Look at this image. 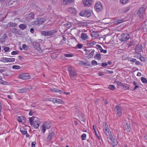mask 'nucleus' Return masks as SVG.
I'll use <instances>...</instances> for the list:
<instances>
[{"label":"nucleus","instance_id":"obj_49","mask_svg":"<svg viewBox=\"0 0 147 147\" xmlns=\"http://www.w3.org/2000/svg\"><path fill=\"white\" fill-rule=\"evenodd\" d=\"M7 82L3 81L1 79H0V84H1L3 85H6L7 83Z\"/></svg>","mask_w":147,"mask_h":147},{"label":"nucleus","instance_id":"obj_25","mask_svg":"<svg viewBox=\"0 0 147 147\" xmlns=\"http://www.w3.org/2000/svg\"><path fill=\"white\" fill-rule=\"evenodd\" d=\"M57 32L55 30H50L47 31V36H50L53 34L54 33Z\"/></svg>","mask_w":147,"mask_h":147},{"label":"nucleus","instance_id":"obj_29","mask_svg":"<svg viewBox=\"0 0 147 147\" xmlns=\"http://www.w3.org/2000/svg\"><path fill=\"white\" fill-rule=\"evenodd\" d=\"M125 128L127 132H130L131 130V128L129 123H127L126 124Z\"/></svg>","mask_w":147,"mask_h":147},{"label":"nucleus","instance_id":"obj_54","mask_svg":"<svg viewBox=\"0 0 147 147\" xmlns=\"http://www.w3.org/2000/svg\"><path fill=\"white\" fill-rule=\"evenodd\" d=\"M117 115L118 117L121 116V111L117 112Z\"/></svg>","mask_w":147,"mask_h":147},{"label":"nucleus","instance_id":"obj_11","mask_svg":"<svg viewBox=\"0 0 147 147\" xmlns=\"http://www.w3.org/2000/svg\"><path fill=\"white\" fill-rule=\"evenodd\" d=\"M55 136V134L54 132H50L47 136V140L48 142H49Z\"/></svg>","mask_w":147,"mask_h":147},{"label":"nucleus","instance_id":"obj_55","mask_svg":"<svg viewBox=\"0 0 147 147\" xmlns=\"http://www.w3.org/2000/svg\"><path fill=\"white\" fill-rule=\"evenodd\" d=\"M41 34L45 36H47V31H42L41 32Z\"/></svg>","mask_w":147,"mask_h":147},{"label":"nucleus","instance_id":"obj_8","mask_svg":"<svg viewBox=\"0 0 147 147\" xmlns=\"http://www.w3.org/2000/svg\"><path fill=\"white\" fill-rule=\"evenodd\" d=\"M11 31L13 33L16 34H18L21 35L22 34V32L18 29L14 28H13L10 29Z\"/></svg>","mask_w":147,"mask_h":147},{"label":"nucleus","instance_id":"obj_51","mask_svg":"<svg viewBox=\"0 0 147 147\" xmlns=\"http://www.w3.org/2000/svg\"><path fill=\"white\" fill-rule=\"evenodd\" d=\"M91 63L93 65H97L98 64L97 62L95 60L92 61Z\"/></svg>","mask_w":147,"mask_h":147},{"label":"nucleus","instance_id":"obj_34","mask_svg":"<svg viewBox=\"0 0 147 147\" xmlns=\"http://www.w3.org/2000/svg\"><path fill=\"white\" fill-rule=\"evenodd\" d=\"M45 20L44 18H40L38 20L39 24H42L45 22Z\"/></svg>","mask_w":147,"mask_h":147},{"label":"nucleus","instance_id":"obj_1","mask_svg":"<svg viewBox=\"0 0 147 147\" xmlns=\"http://www.w3.org/2000/svg\"><path fill=\"white\" fill-rule=\"evenodd\" d=\"M68 70L69 71L70 78L73 80H75L77 77V74L76 71L74 67L72 66L68 65Z\"/></svg>","mask_w":147,"mask_h":147},{"label":"nucleus","instance_id":"obj_16","mask_svg":"<svg viewBox=\"0 0 147 147\" xmlns=\"http://www.w3.org/2000/svg\"><path fill=\"white\" fill-rule=\"evenodd\" d=\"M34 13L31 12L27 15L26 17L27 19L29 20H32L34 18Z\"/></svg>","mask_w":147,"mask_h":147},{"label":"nucleus","instance_id":"obj_57","mask_svg":"<svg viewBox=\"0 0 147 147\" xmlns=\"http://www.w3.org/2000/svg\"><path fill=\"white\" fill-rule=\"evenodd\" d=\"M52 1V3L54 5H55L57 3V0H51Z\"/></svg>","mask_w":147,"mask_h":147},{"label":"nucleus","instance_id":"obj_33","mask_svg":"<svg viewBox=\"0 0 147 147\" xmlns=\"http://www.w3.org/2000/svg\"><path fill=\"white\" fill-rule=\"evenodd\" d=\"M74 0H65V5H67L71 4Z\"/></svg>","mask_w":147,"mask_h":147},{"label":"nucleus","instance_id":"obj_41","mask_svg":"<svg viewBox=\"0 0 147 147\" xmlns=\"http://www.w3.org/2000/svg\"><path fill=\"white\" fill-rule=\"evenodd\" d=\"M108 88L111 90H113L115 89V87L114 85H110L109 86Z\"/></svg>","mask_w":147,"mask_h":147},{"label":"nucleus","instance_id":"obj_12","mask_svg":"<svg viewBox=\"0 0 147 147\" xmlns=\"http://www.w3.org/2000/svg\"><path fill=\"white\" fill-rule=\"evenodd\" d=\"M92 3V0H84L83 4L86 7H89L90 6Z\"/></svg>","mask_w":147,"mask_h":147},{"label":"nucleus","instance_id":"obj_38","mask_svg":"<svg viewBox=\"0 0 147 147\" xmlns=\"http://www.w3.org/2000/svg\"><path fill=\"white\" fill-rule=\"evenodd\" d=\"M74 56V55L72 53H69V54H65V57H72Z\"/></svg>","mask_w":147,"mask_h":147},{"label":"nucleus","instance_id":"obj_4","mask_svg":"<svg viewBox=\"0 0 147 147\" xmlns=\"http://www.w3.org/2000/svg\"><path fill=\"white\" fill-rule=\"evenodd\" d=\"M34 119V117H33L29 118V122L30 124L31 125H33L34 128L37 129L39 127L40 125V123H36V122H33Z\"/></svg>","mask_w":147,"mask_h":147},{"label":"nucleus","instance_id":"obj_36","mask_svg":"<svg viewBox=\"0 0 147 147\" xmlns=\"http://www.w3.org/2000/svg\"><path fill=\"white\" fill-rule=\"evenodd\" d=\"M80 119L81 121H85L86 120V119L84 117V115L82 114H81L80 116Z\"/></svg>","mask_w":147,"mask_h":147},{"label":"nucleus","instance_id":"obj_26","mask_svg":"<svg viewBox=\"0 0 147 147\" xmlns=\"http://www.w3.org/2000/svg\"><path fill=\"white\" fill-rule=\"evenodd\" d=\"M105 132L109 138L112 136L111 132L110 131L109 129H105Z\"/></svg>","mask_w":147,"mask_h":147},{"label":"nucleus","instance_id":"obj_32","mask_svg":"<svg viewBox=\"0 0 147 147\" xmlns=\"http://www.w3.org/2000/svg\"><path fill=\"white\" fill-rule=\"evenodd\" d=\"M97 54L94 55V57L95 59H97L98 60H100L101 59V55L99 54H98L96 53Z\"/></svg>","mask_w":147,"mask_h":147},{"label":"nucleus","instance_id":"obj_5","mask_svg":"<svg viewBox=\"0 0 147 147\" xmlns=\"http://www.w3.org/2000/svg\"><path fill=\"white\" fill-rule=\"evenodd\" d=\"M80 15L82 16H85L86 17H89L91 15V13L88 10H84L82 11L80 13Z\"/></svg>","mask_w":147,"mask_h":147},{"label":"nucleus","instance_id":"obj_23","mask_svg":"<svg viewBox=\"0 0 147 147\" xmlns=\"http://www.w3.org/2000/svg\"><path fill=\"white\" fill-rule=\"evenodd\" d=\"M49 90L51 92H55L59 93H60L61 92V90L56 88H50Z\"/></svg>","mask_w":147,"mask_h":147},{"label":"nucleus","instance_id":"obj_10","mask_svg":"<svg viewBox=\"0 0 147 147\" xmlns=\"http://www.w3.org/2000/svg\"><path fill=\"white\" fill-rule=\"evenodd\" d=\"M110 139V142L111 143L112 146L114 147L117 144L118 142L117 140L114 139L111 136L109 138Z\"/></svg>","mask_w":147,"mask_h":147},{"label":"nucleus","instance_id":"obj_9","mask_svg":"<svg viewBox=\"0 0 147 147\" xmlns=\"http://www.w3.org/2000/svg\"><path fill=\"white\" fill-rule=\"evenodd\" d=\"M2 61L3 62H13L15 61L14 58H7L3 57L1 58Z\"/></svg>","mask_w":147,"mask_h":147},{"label":"nucleus","instance_id":"obj_6","mask_svg":"<svg viewBox=\"0 0 147 147\" xmlns=\"http://www.w3.org/2000/svg\"><path fill=\"white\" fill-rule=\"evenodd\" d=\"M18 77V78L22 79V80H26L29 79L30 76L28 73H25L20 74Z\"/></svg>","mask_w":147,"mask_h":147},{"label":"nucleus","instance_id":"obj_53","mask_svg":"<svg viewBox=\"0 0 147 147\" xmlns=\"http://www.w3.org/2000/svg\"><path fill=\"white\" fill-rule=\"evenodd\" d=\"M13 3H12V1H11L10 2V3L11 4V5L12 6H14L16 5V1H13Z\"/></svg>","mask_w":147,"mask_h":147},{"label":"nucleus","instance_id":"obj_28","mask_svg":"<svg viewBox=\"0 0 147 147\" xmlns=\"http://www.w3.org/2000/svg\"><path fill=\"white\" fill-rule=\"evenodd\" d=\"M81 37L84 40H86L88 38V36L86 33H82L81 34Z\"/></svg>","mask_w":147,"mask_h":147},{"label":"nucleus","instance_id":"obj_63","mask_svg":"<svg viewBox=\"0 0 147 147\" xmlns=\"http://www.w3.org/2000/svg\"><path fill=\"white\" fill-rule=\"evenodd\" d=\"M101 53H106L107 52L106 50H103L102 49L100 51Z\"/></svg>","mask_w":147,"mask_h":147},{"label":"nucleus","instance_id":"obj_56","mask_svg":"<svg viewBox=\"0 0 147 147\" xmlns=\"http://www.w3.org/2000/svg\"><path fill=\"white\" fill-rule=\"evenodd\" d=\"M18 53V51H13L11 53V54L12 55H16Z\"/></svg>","mask_w":147,"mask_h":147},{"label":"nucleus","instance_id":"obj_48","mask_svg":"<svg viewBox=\"0 0 147 147\" xmlns=\"http://www.w3.org/2000/svg\"><path fill=\"white\" fill-rule=\"evenodd\" d=\"M130 9V7H126L125 8L124 10H123V12H126L127 11H128Z\"/></svg>","mask_w":147,"mask_h":147},{"label":"nucleus","instance_id":"obj_64","mask_svg":"<svg viewBox=\"0 0 147 147\" xmlns=\"http://www.w3.org/2000/svg\"><path fill=\"white\" fill-rule=\"evenodd\" d=\"M124 19H122V20H118V21H119L118 22L119 24L121 23L123 21Z\"/></svg>","mask_w":147,"mask_h":147},{"label":"nucleus","instance_id":"obj_46","mask_svg":"<svg viewBox=\"0 0 147 147\" xmlns=\"http://www.w3.org/2000/svg\"><path fill=\"white\" fill-rule=\"evenodd\" d=\"M96 42H93L92 43H90L87 44V46H92L95 45Z\"/></svg>","mask_w":147,"mask_h":147},{"label":"nucleus","instance_id":"obj_15","mask_svg":"<svg viewBox=\"0 0 147 147\" xmlns=\"http://www.w3.org/2000/svg\"><path fill=\"white\" fill-rule=\"evenodd\" d=\"M7 34L5 33L2 36V38H0V43H3L5 41V38L7 37Z\"/></svg>","mask_w":147,"mask_h":147},{"label":"nucleus","instance_id":"obj_58","mask_svg":"<svg viewBox=\"0 0 147 147\" xmlns=\"http://www.w3.org/2000/svg\"><path fill=\"white\" fill-rule=\"evenodd\" d=\"M140 59L141 61H145L144 58L142 56L140 57Z\"/></svg>","mask_w":147,"mask_h":147},{"label":"nucleus","instance_id":"obj_19","mask_svg":"<svg viewBox=\"0 0 147 147\" xmlns=\"http://www.w3.org/2000/svg\"><path fill=\"white\" fill-rule=\"evenodd\" d=\"M34 48L39 52H41L42 51L40 47V45L39 43H35V45L34 46Z\"/></svg>","mask_w":147,"mask_h":147},{"label":"nucleus","instance_id":"obj_17","mask_svg":"<svg viewBox=\"0 0 147 147\" xmlns=\"http://www.w3.org/2000/svg\"><path fill=\"white\" fill-rule=\"evenodd\" d=\"M67 11L69 12L70 13H76V9L73 7H69L66 9Z\"/></svg>","mask_w":147,"mask_h":147},{"label":"nucleus","instance_id":"obj_60","mask_svg":"<svg viewBox=\"0 0 147 147\" xmlns=\"http://www.w3.org/2000/svg\"><path fill=\"white\" fill-rule=\"evenodd\" d=\"M117 84L121 86H123V84L120 82L118 81L117 82Z\"/></svg>","mask_w":147,"mask_h":147},{"label":"nucleus","instance_id":"obj_45","mask_svg":"<svg viewBox=\"0 0 147 147\" xmlns=\"http://www.w3.org/2000/svg\"><path fill=\"white\" fill-rule=\"evenodd\" d=\"M21 67L20 66L18 65H14L12 67V68L13 69H20Z\"/></svg>","mask_w":147,"mask_h":147},{"label":"nucleus","instance_id":"obj_20","mask_svg":"<svg viewBox=\"0 0 147 147\" xmlns=\"http://www.w3.org/2000/svg\"><path fill=\"white\" fill-rule=\"evenodd\" d=\"M95 51L93 50L89 54H88V53L86 54V55H87L86 56L88 58H90L92 57L93 56L94 53Z\"/></svg>","mask_w":147,"mask_h":147},{"label":"nucleus","instance_id":"obj_35","mask_svg":"<svg viewBox=\"0 0 147 147\" xmlns=\"http://www.w3.org/2000/svg\"><path fill=\"white\" fill-rule=\"evenodd\" d=\"M71 24L70 22H66V23L65 22V27H67V28H69L71 27Z\"/></svg>","mask_w":147,"mask_h":147},{"label":"nucleus","instance_id":"obj_52","mask_svg":"<svg viewBox=\"0 0 147 147\" xmlns=\"http://www.w3.org/2000/svg\"><path fill=\"white\" fill-rule=\"evenodd\" d=\"M3 49L5 52H7L9 50V48L8 47H3Z\"/></svg>","mask_w":147,"mask_h":147},{"label":"nucleus","instance_id":"obj_27","mask_svg":"<svg viewBox=\"0 0 147 147\" xmlns=\"http://www.w3.org/2000/svg\"><path fill=\"white\" fill-rule=\"evenodd\" d=\"M91 35L92 37H96L99 36V34L97 32L93 31L91 33Z\"/></svg>","mask_w":147,"mask_h":147},{"label":"nucleus","instance_id":"obj_18","mask_svg":"<svg viewBox=\"0 0 147 147\" xmlns=\"http://www.w3.org/2000/svg\"><path fill=\"white\" fill-rule=\"evenodd\" d=\"M18 121L20 122L25 123L26 121V119L23 116H20L18 117Z\"/></svg>","mask_w":147,"mask_h":147},{"label":"nucleus","instance_id":"obj_21","mask_svg":"<svg viewBox=\"0 0 147 147\" xmlns=\"http://www.w3.org/2000/svg\"><path fill=\"white\" fill-rule=\"evenodd\" d=\"M29 90L28 88H24L18 90V92L19 93H23L28 91Z\"/></svg>","mask_w":147,"mask_h":147},{"label":"nucleus","instance_id":"obj_37","mask_svg":"<svg viewBox=\"0 0 147 147\" xmlns=\"http://www.w3.org/2000/svg\"><path fill=\"white\" fill-rule=\"evenodd\" d=\"M103 125L104 127V129H109L108 125L105 122H103Z\"/></svg>","mask_w":147,"mask_h":147},{"label":"nucleus","instance_id":"obj_30","mask_svg":"<svg viewBox=\"0 0 147 147\" xmlns=\"http://www.w3.org/2000/svg\"><path fill=\"white\" fill-rule=\"evenodd\" d=\"M26 27V25L24 24H21L19 26V27L22 30H24Z\"/></svg>","mask_w":147,"mask_h":147},{"label":"nucleus","instance_id":"obj_7","mask_svg":"<svg viewBox=\"0 0 147 147\" xmlns=\"http://www.w3.org/2000/svg\"><path fill=\"white\" fill-rule=\"evenodd\" d=\"M95 8L96 11L99 12L102 9L101 3L100 2L96 3L95 5Z\"/></svg>","mask_w":147,"mask_h":147},{"label":"nucleus","instance_id":"obj_22","mask_svg":"<svg viewBox=\"0 0 147 147\" xmlns=\"http://www.w3.org/2000/svg\"><path fill=\"white\" fill-rule=\"evenodd\" d=\"M17 24L16 23H13L12 22H9L6 25V28H8V27H15L17 26Z\"/></svg>","mask_w":147,"mask_h":147},{"label":"nucleus","instance_id":"obj_42","mask_svg":"<svg viewBox=\"0 0 147 147\" xmlns=\"http://www.w3.org/2000/svg\"><path fill=\"white\" fill-rule=\"evenodd\" d=\"M141 80L142 82L144 83H147V80L144 77H142L141 78Z\"/></svg>","mask_w":147,"mask_h":147},{"label":"nucleus","instance_id":"obj_3","mask_svg":"<svg viewBox=\"0 0 147 147\" xmlns=\"http://www.w3.org/2000/svg\"><path fill=\"white\" fill-rule=\"evenodd\" d=\"M145 9L144 7H140L138 10L137 13L141 19H143L144 18V15L145 13Z\"/></svg>","mask_w":147,"mask_h":147},{"label":"nucleus","instance_id":"obj_31","mask_svg":"<svg viewBox=\"0 0 147 147\" xmlns=\"http://www.w3.org/2000/svg\"><path fill=\"white\" fill-rule=\"evenodd\" d=\"M115 111L117 112L121 111V108L119 106H116L114 108Z\"/></svg>","mask_w":147,"mask_h":147},{"label":"nucleus","instance_id":"obj_62","mask_svg":"<svg viewBox=\"0 0 147 147\" xmlns=\"http://www.w3.org/2000/svg\"><path fill=\"white\" fill-rule=\"evenodd\" d=\"M36 142H32V147H35Z\"/></svg>","mask_w":147,"mask_h":147},{"label":"nucleus","instance_id":"obj_44","mask_svg":"<svg viewBox=\"0 0 147 147\" xmlns=\"http://www.w3.org/2000/svg\"><path fill=\"white\" fill-rule=\"evenodd\" d=\"M7 71V68H3L2 69H0V73H2L3 72L6 71Z\"/></svg>","mask_w":147,"mask_h":147},{"label":"nucleus","instance_id":"obj_61","mask_svg":"<svg viewBox=\"0 0 147 147\" xmlns=\"http://www.w3.org/2000/svg\"><path fill=\"white\" fill-rule=\"evenodd\" d=\"M107 63H102L101 65L102 67H105L107 65Z\"/></svg>","mask_w":147,"mask_h":147},{"label":"nucleus","instance_id":"obj_24","mask_svg":"<svg viewBox=\"0 0 147 147\" xmlns=\"http://www.w3.org/2000/svg\"><path fill=\"white\" fill-rule=\"evenodd\" d=\"M51 124L49 122H45L43 125L42 126L45 127L46 128L49 129L51 127Z\"/></svg>","mask_w":147,"mask_h":147},{"label":"nucleus","instance_id":"obj_40","mask_svg":"<svg viewBox=\"0 0 147 147\" xmlns=\"http://www.w3.org/2000/svg\"><path fill=\"white\" fill-rule=\"evenodd\" d=\"M80 25V26H87V24L86 22H81L79 23Z\"/></svg>","mask_w":147,"mask_h":147},{"label":"nucleus","instance_id":"obj_43","mask_svg":"<svg viewBox=\"0 0 147 147\" xmlns=\"http://www.w3.org/2000/svg\"><path fill=\"white\" fill-rule=\"evenodd\" d=\"M20 131L23 135L26 134H27V131L24 129H20Z\"/></svg>","mask_w":147,"mask_h":147},{"label":"nucleus","instance_id":"obj_14","mask_svg":"<svg viewBox=\"0 0 147 147\" xmlns=\"http://www.w3.org/2000/svg\"><path fill=\"white\" fill-rule=\"evenodd\" d=\"M67 41L68 42V43L67 44V45H68L69 46L72 47H74L75 45H74V43L76 42L75 40L70 39L69 40V41L67 40Z\"/></svg>","mask_w":147,"mask_h":147},{"label":"nucleus","instance_id":"obj_59","mask_svg":"<svg viewBox=\"0 0 147 147\" xmlns=\"http://www.w3.org/2000/svg\"><path fill=\"white\" fill-rule=\"evenodd\" d=\"M96 46L100 51L102 49V47L100 45H97Z\"/></svg>","mask_w":147,"mask_h":147},{"label":"nucleus","instance_id":"obj_2","mask_svg":"<svg viewBox=\"0 0 147 147\" xmlns=\"http://www.w3.org/2000/svg\"><path fill=\"white\" fill-rule=\"evenodd\" d=\"M129 38V36L127 33L122 34L119 37V40L122 42L127 41Z\"/></svg>","mask_w":147,"mask_h":147},{"label":"nucleus","instance_id":"obj_39","mask_svg":"<svg viewBox=\"0 0 147 147\" xmlns=\"http://www.w3.org/2000/svg\"><path fill=\"white\" fill-rule=\"evenodd\" d=\"M82 47L83 46L82 44H78L74 47H75L76 49H81L82 48Z\"/></svg>","mask_w":147,"mask_h":147},{"label":"nucleus","instance_id":"obj_50","mask_svg":"<svg viewBox=\"0 0 147 147\" xmlns=\"http://www.w3.org/2000/svg\"><path fill=\"white\" fill-rule=\"evenodd\" d=\"M86 137V135L85 134H83L81 136L82 139V140H84L85 139V138Z\"/></svg>","mask_w":147,"mask_h":147},{"label":"nucleus","instance_id":"obj_13","mask_svg":"<svg viewBox=\"0 0 147 147\" xmlns=\"http://www.w3.org/2000/svg\"><path fill=\"white\" fill-rule=\"evenodd\" d=\"M142 46L140 45H138L135 49V52L138 53V52H140L142 50Z\"/></svg>","mask_w":147,"mask_h":147},{"label":"nucleus","instance_id":"obj_47","mask_svg":"<svg viewBox=\"0 0 147 147\" xmlns=\"http://www.w3.org/2000/svg\"><path fill=\"white\" fill-rule=\"evenodd\" d=\"M33 122H36V123H40V121L38 118L34 117V119Z\"/></svg>","mask_w":147,"mask_h":147}]
</instances>
